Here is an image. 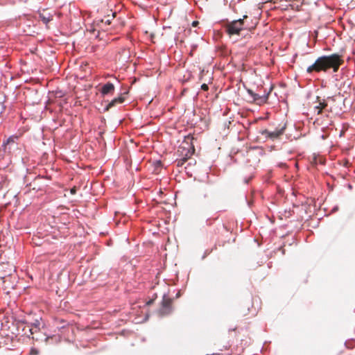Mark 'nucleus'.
Masks as SVG:
<instances>
[{"mask_svg":"<svg viewBox=\"0 0 355 355\" xmlns=\"http://www.w3.org/2000/svg\"><path fill=\"white\" fill-rule=\"evenodd\" d=\"M343 63L342 55L333 53L329 55H322L318 57L315 62L307 68L306 71L308 73H320L326 72L332 69L334 72H337Z\"/></svg>","mask_w":355,"mask_h":355,"instance_id":"nucleus-1","label":"nucleus"},{"mask_svg":"<svg viewBox=\"0 0 355 355\" xmlns=\"http://www.w3.org/2000/svg\"><path fill=\"white\" fill-rule=\"evenodd\" d=\"M193 139V137L189 135L187 136L178 147V153L180 158L176 160L177 166L178 167L182 166L193 155L195 148L192 143Z\"/></svg>","mask_w":355,"mask_h":355,"instance_id":"nucleus-2","label":"nucleus"},{"mask_svg":"<svg viewBox=\"0 0 355 355\" xmlns=\"http://www.w3.org/2000/svg\"><path fill=\"white\" fill-rule=\"evenodd\" d=\"M248 18V17L247 15H243L241 19L227 22L224 25L225 32L230 36L234 35H239L243 30L246 29V27L245 26V20Z\"/></svg>","mask_w":355,"mask_h":355,"instance_id":"nucleus-3","label":"nucleus"},{"mask_svg":"<svg viewBox=\"0 0 355 355\" xmlns=\"http://www.w3.org/2000/svg\"><path fill=\"white\" fill-rule=\"evenodd\" d=\"M286 125H283L281 128H277L273 131H269L267 129H264L260 131V134L263 136L266 139H270L275 141L280 138L284 135Z\"/></svg>","mask_w":355,"mask_h":355,"instance_id":"nucleus-4","label":"nucleus"},{"mask_svg":"<svg viewBox=\"0 0 355 355\" xmlns=\"http://www.w3.org/2000/svg\"><path fill=\"white\" fill-rule=\"evenodd\" d=\"M172 304L173 300L164 295L162 302V307L159 309V314L161 315H166L171 313L172 311Z\"/></svg>","mask_w":355,"mask_h":355,"instance_id":"nucleus-5","label":"nucleus"},{"mask_svg":"<svg viewBox=\"0 0 355 355\" xmlns=\"http://www.w3.org/2000/svg\"><path fill=\"white\" fill-rule=\"evenodd\" d=\"M317 102L318 105L315 106L314 109L317 112V114H320L323 110L328 107V103L324 99L320 100L318 96L317 97Z\"/></svg>","mask_w":355,"mask_h":355,"instance_id":"nucleus-6","label":"nucleus"},{"mask_svg":"<svg viewBox=\"0 0 355 355\" xmlns=\"http://www.w3.org/2000/svg\"><path fill=\"white\" fill-rule=\"evenodd\" d=\"M125 101V98L121 95L120 96L112 100L105 108V111H108L111 107L115 106L116 104L123 103Z\"/></svg>","mask_w":355,"mask_h":355,"instance_id":"nucleus-7","label":"nucleus"},{"mask_svg":"<svg viewBox=\"0 0 355 355\" xmlns=\"http://www.w3.org/2000/svg\"><path fill=\"white\" fill-rule=\"evenodd\" d=\"M114 91V86L111 83H107L105 85H104L101 89V92L103 95H106L108 94H113Z\"/></svg>","mask_w":355,"mask_h":355,"instance_id":"nucleus-8","label":"nucleus"},{"mask_svg":"<svg viewBox=\"0 0 355 355\" xmlns=\"http://www.w3.org/2000/svg\"><path fill=\"white\" fill-rule=\"evenodd\" d=\"M269 93L267 94H264L263 96H260L258 94H256V96L252 98L253 101L256 102L257 104H263L265 103L268 98Z\"/></svg>","mask_w":355,"mask_h":355,"instance_id":"nucleus-9","label":"nucleus"},{"mask_svg":"<svg viewBox=\"0 0 355 355\" xmlns=\"http://www.w3.org/2000/svg\"><path fill=\"white\" fill-rule=\"evenodd\" d=\"M39 16L45 24H47L49 21H51L53 19V15L50 13L46 12L45 10H44L42 12H40L39 14Z\"/></svg>","mask_w":355,"mask_h":355,"instance_id":"nucleus-10","label":"nucleus"},{"mask_svg":"<svg viewBox=\"0 0 355 355\" xmlns=\"http://www.w3.org/2000/svg\"><path fill=\"white\" fill-rule=\"evenodd\" d=\"M111 21L112 19L110 18V16L109 15L105 17L104 19H101V22L107 25H110L111 24Z\"/></svg>","mask_w":355,"mask_h":355,"instance_id":"nucleus-11","label":"nucleus"},{"mask_svg":"<svg viewBox=\"0 0 355 355\" xmlns=\"http://www.w3.org/2000/svg\"><path fill=\"white\" fill-rule=\"evenodd\" d=\"M17 139V137L16 136H12V137H10L6 143H4L5 145H8L11 143H15V140Z\"/></svg>","mask_w":355,"mask_h":355,"instance_id":"nucleus-12","label":"nucleus"},{"mask_svg":"<svg viewBox=\"0 0 355 355\" xmlns=\"http://www.w3.org/2000/svg\"><path fill=\"white\" fill-rule=\"evenodd\" d=\"M201 89L204 91H207L209 89V87L207 84L204 83L201 85Z\"/></svg>","mask_w":355,"mask_h":355,"instance_id":"nucleus-13","label":"nucleus"},{"mask_svg":"<svg viewBox=\"0 0 355 355\" xmlns=\"http://www.w3.org/2000/svg\"><path fill=\"white\" fill-rule=\"evenodd\" d=\"M248 93L252 96V98H253L254 96H256V93H254L252 90L251 89H248Z\"/></svg>","mask_w":355,"mask_h":355,"instance_id":"nucleus-14","label":"nucleus"},{"mask_svg":"<svg viewBox=\"0 0 355 355\" xmlns=\"http://www.w3.org/2000/svg\"><path fill=\"white\" fill-rule=\"evenodd\" d=\"M335 101L334 98L333 96L328 97L326 100V101L328 102H334Z\"/></svg>","mask_w":355,"mask_h":355,"instance_id":"nucleus-15","label":"nucleus"},{"mask_svg":"<svg viewBox=\"0 0 355 355\" xmlns=\"http://www.w3.org/2000/svg\"><path fill=\"white\" fill-rule=\"evenodd\" d=\"M29 331H30L31 335H33L34 334V329L33 328H30ZM37 331V327H35V331Z\"/></svg>","mask_w":355,"mask_h":355,"instance_id":"nucleus-16","label":"nucleus"},{"mask_svg":"<svg viewBox=\"0 0 355 355\" xmlns=\"http://www.w3.org/2000/svg\"><path fill=\"white\" fill-rule=\"evenodd\" d=\"M198 21H193L192 22V26H198Z\"/></svg>","mask_w":355,"mask_h":355,"instance_id":"nucleus-17","label":"nucleus"},{"mask_svg":"<svg viewBox=\"0 0 355 355\" xmlns=\"http://www.w3.org/2000/svg\"><path fill=\"white\" fill-rule=\"evenodd\" d=\"M71 193L72 194H74V193H76V189H75V188L71 189Z\"/></svg>","mask_w":355,"mask_h":355,"instance_id":"nucleus-18","label":"nucleus"},{"mask_svg":"<svg viewBox=\"0 0 355 355\" xmlns=\"http://www.w3.org/2000/svg\"><path fill=\"white\" fill-rule=\"evenodd\" d=\"M116 15V12H112V19H114Z\"/></svg>","mask_w":355,"mask_h":355,"instance_id":"nucleus-19","label":"nucleus"},{"mask_svg":"<svg viewBox=\"0 0 355 355\" xmlns=\"http://www.w3.org/2000/svg\"><path fill=\"white\" fill-rule=\"evenodd\" d=\"M328 111H329V112H331V111H332L331 107H330V109H329V110H328Z\"/></svg>","mask_w":355,"mask_h":355,"instance_id":"nucleus-20","label":"nucleus"}]
</instances>
